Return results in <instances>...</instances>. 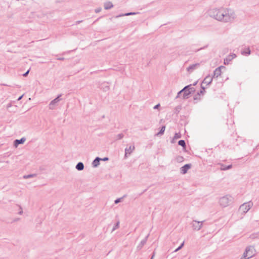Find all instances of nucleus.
<instances>
[{"label":"nucleus","mask_w":259,"mask_h":259,"mask_svg":"<svg viewBox=\"0 0 259 259\" xmlns=\"http://www.w3.org/2000/svg\"><path fill=\"white\" fill-rule=\"evenodd\" d=\"M201 88H202V90L200 91V92L198 93V95L203 94L204 93L205 88L202 85H201Z\"/></svg>","instance_id":"30"},{"label":"nucleus","mask_w":259,"mask_h":259,"mask_svg":"<svg viewBox=\"0 0 259 259\" xmlns=\"http://www.w3.org/2000/svg\"><path fill=\"white\" fill-rule=\"evenodd\" d=\"M101 10H102V8H97V9H95V12L96 13H98L100 12H101Z\"/></svg>","instance_id":"32"},{"label":"nucleus","mask_w":259,"mask_h":259,"mask_svg":"<svg viewBox=\"0 0 259 259\" xmlns=\"http://www.w3.org/2000/svg\"><path fill=\"white\" fill-rule=\"evenodd\" d=\"M241 54L244 56H248L250 54V51L249 48L246 49V50L242 51Z\"/></svg>","instance_id":"20"},{"label":"nucleus","mask_w":259,"mask_h":259,"mask_svg":"<svg viewBox=\"0 0 259 259\" xmlns=\"http://www.w3.org/2000/svg\"><path fill=\"white\" fill-rule=\"evenodd\" d=\"M191 167V164H186L180 168L181 174H185L187 172V171Z\"/></svg>","instance_id":"11"},{"label":"nucleus","mask_w":259,"mask_h":259,"mask_svg":"<svg viewBox=\"0 0 259 259\" xmlns=\"http://www.w3.org/2000/svg\"><path fill=\"white\" fill-rule=\"evenodd\" d=\"M213 77L210 75H207L205 77L202 81V84H206L207 85L210 84L212 81Z\"/></svg>","instance_id":"13"},{"label":"nucleus","mask_w":259,"mask_h":259,"mask_svg":"<svg viewBox=\"0 0 259 259\" xmlns=\"http://www.w3.org/2000/svg\"><path fill=\"white\" fill-rule=\"evenodd\" d=\"M98 20H99V19H97V20H96V21L94 22V23L96 22Z\"/></svg>","instance_id":"42"},{"label":"nucleus","mask_w":259,"mask_h":259,"mask_svg":"<svg viewBox=\"0 0 259 259\" xmlns=\"http://www.w3.org/2000/svg\"><path fill=\"white\" fill-rule=\"evenodd\" d=\"M119 221H118L114 225V226L113 227L112 230V232H113L115 230H116L117 228H119Z\"/></svg>","instance_id":"25"},{"label":"nucleus","mask_w":259,"mask_h":259,"mask_svg":"<svg viewBox=\"0 0 259 259\" xmlns=\"http://www.w3.org/2000/svg\"><path fill=\"white\" fill-rule=\"evenodd\" d=\"M197 83V82H195V83H194V85H195Z\"/></svg>","instance_id":"43"},{"label":"nucleus","mask_w":259,"mask_h":259,"mask_svg":"<svg viewBox=\"0 0 259 259\" xmlns=\"http://www.w3.org/2000/svg\"><path fill=\"white\" fill-rule=\"evenodd\" d=\"M236 57V55L234 53L230 54L229 55L226 57L224 59V64L225 65H228L230 62L234 58Z\"/></svg>","instance_id":"9"},{"label":"nucleus","mask_w":259,"mask_h":259,"mask_svg":"<svg viewBox=\"0 0 259 259\" xmlns=\"http://www.w3.org/2000/svg\"><path fill=\"white\" fill-rule=\"evenodd\" d=\"M154 255H155V253H153V255H152V256H151V258H150V259H153V258H154Z\"/></svg>","instance_id":"41"},{"label":"nucleus","mask_w":259,"mask_h":259,"mask_svg":"<svg viewBox=\"0 0 259 259\" xmlns=\"http://www.w3.org/2000/svg\"><path fill=\"white\" fill-rule=\"evenodd\" d=\"M104 7L105 10H109L113 7V5L111 2H106L104 4Z\"/></svg>","instance_id":"17"},{"label":"nucleus","mask_w":259,"mask_h":259,"mask_svg":"<svg viewBox=\"0 0 259 259\" xmlns=\"http://www.w3.org/2000/svg\"><path fill=\"white\" fill-rule=\"evenodd\" d=\"M35 176V175H24L23 176V178L25 179H29L30 178H32L33 177Z\"/></svg>","instance_id":"26"},{"label":"nucleus","mask_w":259,"mask_h":259,"mask_svg":"<svg viewBox=\"0 0 259 259\" xmlns=\"http://www.w3.org/2000/svg\"><path fill=\"white\" fill-rule=\"evenodd\" d=\"M190 87V85H186L185 87L181 91L178 92V95L176 97V98H178L180 97V95L183 92L184 90H185L187 88H189Z\"/></svg>","instance_id":"23"},{"label":"nucleus","mask_w":259,"mask_h":259,"mask_svg":"<svg viewBox=\"0 0 259 259\" xmlns=\"http://www.w3.org/2000/svg\"><path fill=\"white\" fill-rule=\"evenodd\" d=\"M123 136L124 135L123 134H119L116 136V140L121 139Z\"/></svg>","instance_id":"28"},{"label":"nucleus","mask_w":259,"mask_h":259,"mask_svg":"<svg viewBox=\"0 0 259 259\" xmlns=\"http://www.w3.org/2000/svg\"><path fill=\"white\" fill-rule=\"evenodd\" d=\"M222 68H225V67H224L223 66H221L218 68H217L214 72H213V77H218L219 76L221 75V73H222V71H221V69Z\"/></svg>","instance_id":"10"},{"label":"nucleus","mask_w":259,"mask_h":259,"mask_svg":"<svg viewBox=\"0 0 259 259\" xmlns=\"http://www.w3.org/2000/svg\"><path fill=\"white\" fill-rule=\"evenodd\" d=\"M22 97H23V95L21 96L20 97H19V98L18 99V101L20 100Z\"/></svg>","instance_id":"40"},{"label":"nucleus","mask_w":259,"mask_h":259,"mask_svg":"<svg viewBox=\"0 0 259 259\" xmlns=\"http://www.w3.org/2000/svg\"><path fill=\"white\" fill-rule=\"evenodd\" d=\"M178 144L180 145V146H181L182 147H183V148L184 149H185L186 148V143H185V141L183 140H180L179 142H178Z\"/></svg>","instance_id":"22"},{"label":"nucleus","mask_w":259,"mask_h":259,"mask_svg":"<svg viewBox=\"0 0 259 259\" xmlns=\"http://www.w3.org/2000/svg\"><path fill=\"white\" fill-rule=\"evenodd\" d=\"M82 21L81 20H78V21H77L76 22H75V24L77 25V24H79L80 23H81Z\"/></svg>","instance_id":"38"},{"label":"nucleus","mask_w":259,"mask_h":259,"mask_svg":"<svg viewBox=\"0 0 259 259\" xmlns=\"http://www.w3.org/2000/svg\"><path fill=\"white\" fill-rule=\"evenodd\" d=\"M29 72V70H27L25 73L23 74V76H26L28 75Z\"/></svg>","instance_id":"36"},{"label":"nucleus","mask_w":259,"mask_h":259,"mask_svg":"<svg viewBox=\"0 0 259 259\" xmlns=\"http://www.w3.org/2000/svg\"><path fill=\"white\" fill-rule=\"evenodd\" d=\"M203 222L204 221L193 220L191 224L194 230L198 231L202 228Z\"/></svg>","instance_id":"6"},{"label":"nucleus","mask_w":259,"mask_h":259,"mask_svg":"<svg viewBox=\"0 0 259 259\" xmlns=\"http://www.w3.org/2000/svg\"><path fill=\"white\" fill-rule=\"evenodd\" d=\"M102 158L100 157H96L92 162V166L94 167H98L100 164V161L101 160Z\"/></svg>","instance_id":"15"},{"label":"nucleus","mask_w":259,"mask_h":259,"mask_svg":"<svg viewBox=\"0 0 259 259\" xmlns=\"http://www.w3.org/2000/svg\"><path fill=\"white\" fill-rule=\"evenodd\" d=\"M190 87L189 88H187L185 90L183 91V98L184 99L188 98L190 95L191 94L192 92H193L194 91V89L192 87V85L190 84Z\"/></svg>","instance_id":"8"},{"label":"nucleus","mask_w":259,"mask_h":259,"mask_svg":"<svg viewBox=\"0 0 259 259\" xmlns=\"http://www.w3.org/2000/svg\"><path fill=\"white\" fill-rule=\"evenodd\" d=\"M59 60H63L64 59V58H59L57 59Z\"/></svg>","instance_id":"39"},{"label":"nucleus","mask_w":259,"mask_h":259,"mask_svg":"<svg viewBox=\"0 0 259 259\" xmlns=\"http://www.w3.org/2000/svg\"><path fill=\"white\" fill-rule=\"evenodd\" d=\"M231 167H232V165L231 164L229 165L228 166H225L224 165H222L221 167V169L222 170H228V169H229L231 168Z\"/></svg>","instance_id":"21"},{"label":"nucleus","mask_w":259,"mask_h":259,"mask_svg":"<svg viewBox=\"0 0 259 259\" xmlns=\"http://www.w3.org/2000/svg\"><path fill=\"white\" fill-rule=\"evenodd\" d=\"M75 168L78 170H82L84 168V164L82 162H79L76 165Z\"/></svg>","instance_id":"18"},{"label":"nucleus","mask_w":259,"mask_h":259,"mask_svg":"<svg viewBox=\"0 0 259 259\" xmlns=\"http://www.w3.org/2000/svg\"><path fill=\"white\" fill-rule=\"evenodd\" d=\"M255 252V249L253 246H247L240 259H249L254 255Z\"/></svg>","instance_id":"3"},{"label":"nucleus","mask_w":259,"mask_h":259,"mask_svg":"<svg viewBox=\"0 0 259 259\" xmlns=\"http://www.w3.org/2000/svg\"><path fill=\"white\" fill-rule=\"evenodd\" d=\"M108 160V157H104L103 158H102L101 160L102 161H107Z\"/></svg>","instance_id":"37"},{"label":"nucleus","mask_w":259,"mask_h":259,"mask_svg":"<svg viewBox=\"0 0 259 259\" xmlns=\"http://www.w3.org/2000/svg\"><path fill=\"white\" fill-rule=\"evenodd\" d=\"M233 201V198L230 195L221 197L219 199L220 205L223 207H226L231 204Z\"/></svg>","instance_id":"2"},{"label":"nucleus","mask_w":259,"mask_h":259,"mask_svg":"<svg viewBox=\"0 0 259 259\" xmlns=\"http://www.w3.org/2000/svg\"><path fill=\"white\" fill-rule=\"evenodd\" d=\"M165 130V126H162L160 131L156 134L157 136L163 135Z\"/></svg>","instance_id":"24"},{"label":"nucleus","mask_w":259,"mask_h":259,"mask_svg":"<svg viewBox=\"0 0 259 259\" xmlns=\"http://www.w3.org/2000/svg\"><path fill=\"white\" fill-rule=\"evenodd\" d=\"M160 106V104H157L156 105H155L154 107H153V109H157L159 108V107Z\"/></svg>","instance_id":"35"},{"label":"nucleus","mask_w":259,"mask_h":259,"mask_svg":"<svg viewBox=\"0 0 259 259\" xmlns=\"http://www.w3.org/2000/svg\"><path fill=\"white\" fill-rule=\"evenodd\" d=\"M61 95H58L55 99L53 100L49 104V108L51 110L55 109L56 107L58 105V103L61 100L60 97Z\"/></svg>","instance_id":"5"},{"label":"nucleus","mask_w":259,"mask_h":259,"mask_svg":"<svg viewBox=\"0 0 259 259\" xmlns=\"http://www.w3.org/2000/svg\"><path fill=\"white\" fill-rule=\"evenodd\" d=\"M135 146L131 145L129 147H126L125 149V157H127V155L131 154L135 150Z\"/></svg>","instance_id":"12"},{"label":"nucleus","mask_w":259,"mask_h":259,"mask_svg":"<svg viewBox=\"0 0 259 259\" xmlns=\"http://www.w3.org/2000/svg\"><path fill=\"white\" fill-rule=\"evenodd\" d=\"M124 197V196L122 197H121V198H119L117 199H116L115 201H114V203L115 204H117L119 202H121V200H122V199L123 198V197Z\"/></svg>","instance_id":"29"},{"label":"nucleus","mask_w":259,"mask_h":259,"mask_svg":"<svg viewBox=\"0 0 259 259\" xmlns=\"http://www.w3.org/2000/svg\"><path fill=\"white\" fill-rule=\"evenodd\" d=\"M253 203L251 201L244 203L240 206L239 210L242 213H245L250 209Z\"/></svg>","instance_id":"4"},{"label":"nucleus","mask_w":259,"mask_h":259,"mask_svg":"<svg viewBox=\"0 0 259 259\" xmlns=\"http://www.w3.org/2000/svg\"><path fill=\"white\" fill-rule=\"evenodd\" d=\"M181 137V134L179 133H175L174 137L172 139V140L171 141V143H174L175 142V140L178 139H179Z\"/></svg>","instance_id":"19"},{"label":"nucleus","mask_w":259,"mask_h":259,"mask_svg":"<svg viewBox=\"0 0 259 259\" xmlns=\"http://www.w3.org/2000/svg\"><path fill=\"white\" fill-rule=\"evenodd\" d=\"M125 15V14H119L118 15H117L116 16V18H119V17H123V16H125L126 15Z\"/></svg>","instance_id":"34"},{"label":"nucleus","mask_w":259,"mask_h":259,"mask_svg":"<svg viewBox=\"0 0 259 259\" xmlns=\"http://www.w3.org/2000/svg\"><path fill=\"white\" fill-rule=\"evenodd\" d=\"M26 141V138L24 137L22 138L20 140H15L14 142V145L15 147H17L20 144H22Z\"/></svg>","instance_id":"14"},{"label":"nucleus","mask_w":259,"mask_h":259,"mask_svg":"<svg viewBox=\"0 0 259 259\" xmlns=\"http://www.w3.org/2000/svg\"><path fill=\"white\" fill-rule=\"evenodd\" d=\"M22 213H23L22 208L21 206H19V211L18 212V214L20 215H21V214H22Z\"/></svg>","instance_id":"33"},{"label":"nucleus","mask_w":259,"mask_h":259,"mask_svg":"<svg viewBox=\"0 0 259 259\" xmlns=\"http://www.w3.org/2000/svg\"><path fill=\"white\" fill-rule=\"evenodd\" d=\"M136 14H137V13H135V12H130V13H125V15H126V16H130V15H136Z\"/></svg>","instance_id":"31"},{"label":"nucleus","mask_w":259,"mask_h":259,"mask_svg":"<svg viewBox=\"0 0 259 259\" xmlns=\"http://www.w3.org/2000/svg\"><path fill=\"white\" fill-rule=\"evenodd\" d=\"M200 63H199L193 64L187 68V71L189 74H190L192 72H193L195 70L198 69L200 67Z\"/></svg>","instance_id":"7"},{"label":"nucleus","mask_w":259,"mask_h":259,"mask_svg":"<svg viewBox=\"0 0 259 259\" xmlns=\"http://www.w3.org/2000/svg\"><path fill=\"white\" fill-rule=\"evenodd\" d=\"M148 237V235H147L144 239H143L140 243V244L137 246V249L138 250H140L142 249L143 246L145 245V244L146 243L147 238Z\"/></svg>","instance_id":"16"},{"label":"nucleus","mask_w":259,"mask_h":259,"mask_svg":"<svg viewBox=\"0 0 259 259\" xmlns=\"http://www.w3.org/2000/svg\"><path fill=\"white\" fill-rule=\"evenodd\" d=\"M209 15L216 20L225 23H232L236 18L233 10L224 7L212 9L209 11Z\"/></svg>","instance_id":"1"},{"label":"nucleus","mask_w":259,"mask_h":259,"mask_svg":"<svg viewBox=\"0 0 259 259\" xmlns=\"http://www.w3.org/2000/svg\"><path fill=\"white\" fill-rule=\"evenodd\" d=\"M184 242H183L179 247H178L177 249H176L174 251L175 252H177L178 251H179V250H180L184 246Z\"/></svg>","instance_id":"27"}]
</instances>
